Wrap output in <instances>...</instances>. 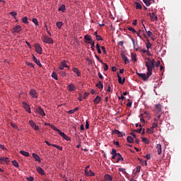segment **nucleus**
<instances>
[{"label":"nucleus","mask_w":181,"mask_h":181,"mask_svg":"<svg viewBox=\"0 0 181 181\" xmlns=\"http://www.w3.org/2000/svg\"><path fill=\"white\" fill-rule=\"evenodd\" d=\"M156 60L155 59L147 58L145 60V66L147 68V80L151 76L153 69L155 68Z\"/></svg>","instance_id":"1"},{"label":"nucleus","mask_w":181,"mask_h":181,"mask_svg":"<svg viewBox=\"0 0 181 181\" xmlns=\"http://www.w3.org/2000/svg\"><path fill=\"white\" fill-rule=\"evenodd\" d=\"M45 125L51 126V128L54 129L55 132H58L59 133V135H61V136H63V138L65 139V140H71V137H69V135H66V134H64V132H61V130H59V129L57 128V126L51 124L50 123H45Z\"/></svg>","instance_id":"2"},{"label":"nucleus","mask_w":181,"mask_h":181,"mask_svg":"<svg viewBox=\"0 0 181 181\" xmlns=\"http://www.w3.org/2000/svg\"><path fill=\"white\" fill-rule=\"evenodd\" d=\"M162 108H163V106L160 103H157L156 105H155L154 115H156V117L158 119H158H160L161 117Z\"/></svg>","instance_id":"3"},{"label":"nucleus","mask_w":181,"mask_h":181,"mask_svg":"<svg viewBox=\"0 0 181 181\" xmlns=\"http://www.w3.org/2000/svg\"><path fill=\"white\" fill-rule=\"evenodd\" d=\"M90 165H86L84 169L86 176H95V173L92 171V169H89Z\"/></svg>","instance_id":"4"},{"label":"nucleus","mask_w":181,"mask_h":181,"mask_svg":"<svg viewBox=\"0 0 181 181\" xmlns=\"http://www.w3.org/2000/svg\"><path fill=\"white\" fill-rule=\"evenodd\" d=\"M42 40L43 42H46L47 44H53L54 41L52 39V37H49L48 35H43L42 37Z\"/></svg>","instance_id":"5"},{"label":"nucleus","mask_w":181,"mask_h":181,"mask_svg":"<svg viewBox=\"0 0 181 181\" xmlns=\"http://www.w3.org/2000/svg\"><path fill=\"white\" fill-rule=\"evenodd\" d=\"M22 30V26L21 25H16V26H13V28L12 29L13 33H19V32H21Z\"/></svg>","instance_id":"6"},{"label":"nucleus","mask_w":181,"mask_h":181,"mask_svg":"<svg viewBox=\"0 0 181 181\" xmlns=\"http://www.w3.org/2000/svg\"><path fill=\"white\" fill-rule=\"evenodd\" d=\"M138 76L142 78V80L146 81L148 80V73H136Z\"/></svg>","instance_id":"7"},{"label":"nucleus","mask_w":181,"mask_h":181,"mask_svg":"<svg viewBox=\"0 0 181 181\" xmlns=\"http://www.w3.org/2000/svg\"><path fill=\"white\" fill-rule=\"evenodd\" d=\"M29 124L31 126L33 129H35V131H39L40 128L36 123H35V121L30 120L29 121Z\"/></svg>","instance_id":"8"},{"label":"nucleus","mask_w":181,"mask_h":181,"mask_svg":"<svg viewBox=\"0 0 181 181\" xmlns=\"http://www.w3.org/2000/svg\"><path fill=\"white\" fill-rule=\"evenodd\" d=\"M23 107L25 108V110L28 112L29 114H31V108L30 105H28V103H26L25 101L23 102Z\"/></svg>","instance_id":"9"},{"label":"nucleus","mask_w":181,"mask_h":181,"mask_svg":"<svg viewBox=\"0 0 181 181\" xmlns=\"http://www.w3.org/2000/svg\"><path fill=\"white\" fill-rule=\"evenodd\" d=\"M35 49L37 53H39V54H41L42 53V46H40V45H38V43H35Z\"/></svg>","instance_id":"10"},{"label":"nucleus","mask_w":181,"mask_h":181,"mask_svg":"<svg viewBox=\"0 0 181 181\" xmlns=\"http://www.w3.org/2000/svg\"><path fill=\"white\" fill-rule=\"evenodd\" d=\"M158 126V119H157L156 115H155L153 123L152 124L153 133H154V129L157 128Z\"/></svg>","instance_id":"11"},{"label":"nucleus","mask_w":181,"mask_h":181,"mask_svg":"<svg viewBox=\"0 0 181 181\" xmlns=\"http://www.w3.org/2000/svg\"><path fill=\"white\" fill-rule=\"evenodd\" d=\"M150 19L151 21H157L158 20V16L155 14V12H150L149 13Z\"/></svg>","instance_id":"12"},{"label":"nucleus","mask_w":181,"mask_h":181,"mask_svg":"<svg viewBox=\"0 0 181 181\" xmlns=\"http://www.w3.org/2000/svg\"><path fill=\"white\" fill-rule=\"evenodd\" d=\"M84 40H85V42H86V44H90V40H92V37L89 35H86L84 36Z\"/></svg>","instance_id":"13"},{"label":"nucleus","mask_w":181,"mask_h":181,"mask_svg":"<svg viewBox=\"0 0 181 181\" xmlns=\"http://www.w3.org/2000/svg\"><path fill=\"white\" fill-rule=\"evenodd\" d=\"M112 133H115L118 136H124L125 135L124 132H120L119 130H113Z\"/></svg>","instance_id":"14"},{"label":"nucleus","mask_w":181,"mask_h":181,"mask_svg":"<svg viewBox=\"0 0 181 181\" xmlns=\"http://www.w3.org/2000/svg\"><path fill=\"white\" fill-rule=\"evenodd\" d=\"M68 90L70 91L76 90V87L74 86V83H69L68 86Z\"/></svg>","instance_id":"15"},{"label":"nucleus","mask_w":181,"mask_h":181,"mask_svg":"<svg viewBox=\"0 0 181 181\" xmlns=\"http://www.w3.org/2000/svg\"><path fill=\"white\" fill-rule=\"evenodd\" d=\"M30 94L33 98H37V93L35 89H31L30 90Z\"/></svg>","instance_id":"16"},{"label":"nucleus","mask_w":181,"mask_h":181,"mask_svg":"<svg viewBox=\"0 0 181 181\" xmlns=\"http://www.w3.org/2000/svg\"><path fill=\"white\" fill-rule=\"evenodd\" d=\"M156 148L158 151V155H161L162 152H163V148L161 144H157L156 145Z\"/></svg>","instance_id":"17"},{"label":"nucleus","mask_w":181,"mask_h":181,"mask_svg":"<svg viewBox=\"0 0 181 181\" xmlns=\"http://www.w3.org/2000/svg\"><path fill=\"white\" fill-rule=\"evenodd\" d=\"M143 26L144 27V29L147 33V35H148V37H153V32H151V30H146L144 23H143Z\"/></svg>","instance_id":"18"},{"label":"nucleus","mask_w":181,"mask_h":181,"mask_svg":"<svg viewBox=\"0 0 181 181\" xmlns=\"http://www.w3.org/2000/svg\"><path fill=\"white\" fill-rule=\"evenodd\" d=\"M33 156L34 157L35 160H37V162H41V158L37 154V153H33Z\"/></svg>","instance_id":"19"},{"label":"nucleus","mask_w":181,"mask_h":181,"mask_svg":"<svg viewBox=\"0 0 181 181\" xmlns=\"http://www.w3.org/2000/svg\"><path fill=\"white\" fill-rule=\"evenodd\" d=\"M37 173H39V174H42V175H44V174H45V170L42 169V167L37 166Z\"/></svg>","instance_id":"20"},{"label":"nucleus","mask_w":181,"mask_h":181,"mask_svg":"<svg viewBox=\"0 0 181 181\" xmlns=\"http://www.w3.org/2000/svg\"><path fill=\"white\" fill-rule=\"evenodd\" d=\"M117 162H120V160H123V156H122L121 153H116Z\"/></svg>","instance_id":"21"},{"label":"nucleus","mask_w":181,"mask_h":181,"mask_svg":"<svg viewBox=\"0 0 181 181\" xmlns=\"http://www.w3.org/2000/svg\"><path fill=\"white\" fill-rule=\"evenodd\" d=\"M37 112H39V114H40V115H42V116L46 115V113L45 110H43V108H42V107H38Z\"/></svg>","instance_id":"22"},{"label":"nucleus","mask_w":181,"mask_h":181,"mask_svg":"<svg viewBox=\"0 0 181 181\" xmlns=\"http://www.w3.org/2000/svg\"><path fill=\"white\" fill-rule=\"evenodd\" d=\"M122 59L124 60L125 64H127L129 62L128 57H127L124 53H122Z\"/></svg>","instance_id":"23"},{"label":"nucleus","mask_w":181,"mask_h":181,"mask_svg":"<svg viewBox=\"0 0 181 181\" xmlns=\"http://www.w3.org/2000/svg\"><path fill=\"white\" fill-rule=\"evenodd\" d=\"M117 77H118V81H119V83H124V81H125V78H122V76H120V74H117Z\"/></svg>","instance_id":"24"},{"label":"nucleus","mask_w":181,"mask_h":181,"mask_svg":"<svg viewBox=\"0 0 181 181\" xmlns=\"http://www.w3.org/2000/svg\"><path fill=\"white\" fill-rule=\"evenodd\" d=\"M73 71L74 73L77 74V76H81V73L80 72L79 69H78V67H74Z\"/></svg>","instance_id":"25"},{"label":"nucleus","mask_w":181,"mask_h":181,"mask_svg":"<svg viewBox=\"0 0 181 181\" xmlns=\"http://www.w3.org/2000/svg\"><path fill=\"white\" fill-rule=\"evenodd\" d=\"M33 59L34 62H35V64H37V66H42V64H41V62H40V60H39L38 59H37L35 55H33Z\"/></svg>","instance_id":"26"},{"label":"nucleus","mask_w":181,"mask_h":181,"mask_svg":"<svg viewBox=\"0 0 181 181\" xmlns=\"http://www.w3.org/2000/svg\"><path fill=\"white\" fill-rule=\"evenodd\" d=\"M8 156H0V162H8Z\"/></svg>","instance_id":"27"},{"label":"nucleus","mask_w":181,"mask_h":181,"mask_svg":"<svg viewBox=\"0 0 181 181\" xmlns=\"http://www.w3.org/2000/svg\"><path fill=\"white\" fill-rule=\"evenodd\" d=\"M100 101H101L100 96H96V98H95V100H94L95 104L98 105V103H100Z\"/></svg>","instance_id":"28"},{"label":"nucleus","mask_w":181,"mask_h":181,"mask_svg":"<svg viewBox=\"0 0 181 181\" xmlns=\"http://www.w3.org/2000/svg\"><path fill=\"white\" fill-rule=\"evenodd\" d=\"M104 177H105V180L108 181H112V176H111V175H105Z\"/></svg>","instance_id":"29"},{"label":"nucleus","mask_w":181,"mask_h":181,"mask_svg":"<svg viewBox=\"0 0 181 181\" xmlns=\"http://www.w3.org/2000/svg\"><path fill=\"white\" fill-rule=\"evenodd\" d=\"M127 142H129V144H132V142H134V138L132 137V136L129 135L128 137H127Z\"/></svg>","instance_id":"30"},{"label":"nucleus","mask_w":181,"mask_h":181,"mask_svg":"<svg viewBox=\"0 0 181 181\" xmlns=\"http://www.w3.org/2000/svg\"><path fill=\"white\" fill-rule=\"evenodd\" d=\"M96 87H98V88H103L104 86L100 80L99 81V82L98 83H96Z\"/></svg>","instance_id":"31"},{"label":"nucleus","mask_w":181,"mask_h":181,"mask_svg":"<svg viewBox=\"0 0 181 181\" xmlns=\"http://www.w3.org/2000/svg\"><path fill=\"white\" fill-rule=\"evenodd\" d=\"M132 60H134V62L137 61L136 53H132Z\"/></svg>","instance_id":"32"},{"label":"nucleus","mask_w":181,"mask_h":181,"mask_svg":"<svg viewBox=\"0 0 181 181\" xmlns=\"http://www.w3.org/2000/svg\"><path fill=\"white\" fill-rule=\"evenodd\" d=\"M21 155H23L24 156H30V153L28 151H20Z\"/></svg>","instance_id":"33"},{"label":"nucleus","mask_w":181,"mask_h":181,"mask_svg":"<svg viewBox=\"0 0 181 181\" xmlns=\"http://www.w3.org/2000/svg\"><path fill=\"white\" fill-rule=\"evenodd\" d=\"M63 21H57V26L58 27V28H62V26H63Z\"/></svg>","instance_id":"34"},{"label":"nucleus","mask_w":181,"mask_h":181,"mask_svg":"<svg viewBox=\"0 0 181 181\" xmlns=\"http://www.w3.org/2000/svg\"><path fill=\"white\" fill-rule=\"evenodd\" d=\"M140 121L143 122L144 124H145L144 112V114H141Z\"/></svg>","instance_id":"35"},{"label":"nucleus","mask_w":181,"mask_h":181,"mask_svg":"<svg viewBox=\"0 0 181 181\" xmlns=\"http://www.w3.org/2000/svg\"><path fill=\"white\" fill-rule=\"evenodd\" d=\"M59 11L64 12V11H66V5H61V6L59 8Z\"/></svg>","instance_id":"36"},{"label":"nucleus","mask_w":181,"mask_h":181,"mask_svg":"<svg viewBox=\"0 0 181 181\" xmlns=\"http://www.w3.org/2000/svg\"><path fill=\"white\" fill-rule=\"evenodd\" d=\"M52 146H54V148H57V149H59L60 151H62L63 150L62 146H57V144H52Z\"/></svg>","instance_id":"37"},{"label":"nucleus","mask_w":181,"mask_h":181,"mask_svg":"<svg viewBox=\"0 0 181 181\" xmlns=\"http://www.w3.org/2000/svg\"><path fill=\"white\" fill-rule=\"evenodd\" d=\"M12 163L14 167H19V164L18 162H17V160H13Z\"/></svg>","instance_id":"38"},{"label":"nucleus","mask_w":181,"mask_h":181,"mask_svg":"<svg viewBox=\"0 0 181 181\" xmlns=\"http://www.w3.org/2000/svg\"><path fill=\"white\" fill-rule=\"evenodd\" d=\"M52 78H54V80H58V76L57 73L54 72V71H53V73H52Z\"/></svg>","instance_id":"39"},{"label":"nucleus","mask_w":181,"mask_h":181,"mask_svg":"<svg viewBox=\"0 0 181 181\" xmlns=\"http://www.w3.org/2000/svg\"><path fill=\"white\" fill-rule=\"evenodd\" d=\"M132 42H133V47H134V49L138 50L139 48H136V44H135V40L133 39V37H132Z\"/></svg>","instance_id":"40"},{"label":"nucleus","mask_w":181,"mask_h":181,"mask_svg":"<svg viewBox=\"0 0 181 181\" xmlns=\"http://www.w3.org/2000/svg\"><path fill=\"white\" fill-rule=\"evenodd\" d=\"M128 30H130V32H132L133 33H136V30H135V28H133V26H129Z\"/></svg>","instance_id":"41"},{"label":"nucleus","mask_w":181,"mask_h":181,"mask_svg":"<svg viewBox=\"0 0 181 181\" xmlns=\"http://www.w3.org/2000/svg\"><path fill=\"white\" fill-rule=\"evenodd\" d=\"M142 139V142H145V144H149L148 139L147 137H141Z\"/></svg>","instance_id":"42"},{"label":"nucleus","mask_w":181,"mask_h":181,"mask_svg":"<svg viewBox=\"0 0 181 181\" xmlns=\"http://www.w3.org/2000/svg\"><path fill=\"white\" fill-rule=\"evenodd\" d=\"M33 22L34 23V24H35L36 26H37V25H39V22H38L37 18H33Z\"/></svg>","instance_id":"43"},{"label":"nucleus","mask_w":181,"mask_h":181,"mask_svg":"<svg viewBox=\"0 0 181 181\" xmlns=\"http://www.w3.org/2000/svg\"><path fill=\"white\" fill-rule=\"evenodd\" d=\"M136 8H142V5L139 1H136Z\"/></svg>","instance_id":"44"},{"label":"nucleus","mask_w":181,"mask_h":181,"mask_svg":"<svg viewBox=\"0 0 181 181\" xmlns=\"http://www.w3.org/2000/svg\"><path fill=\"white\" fill-rule=\"evenodd\" d=\"M10 13L11 14V16H13V18H16L18 12H16V11H13L11 12H10Z\"/></svg>","instance_id":"45"},{"label":"nucleus","mask_w":181,"mask_h":181,"mask_svg":"<svg viewBox=\"0 0 181 181\" xmlns=\"http://www.w3.org/2000/svg\"><path fill=\"white\" fill-rule=\"evenodd\" d=\"M144 3H145V5H146V6H150L151 5V1H149L148 0H143Z\"/></svg>","instance_id":"46"},{"label":"nucleus","mask_w":181,"mask_h":181,"mask_svg":"<svg viewBox=\"0 0 181 181\" xmlns=\"http://www.w3.org/2000/svg\"><path fill=\"white\" fill-rule=\"evenodd\" d=\"M152 47L151 42H150L149 41L146 42L147 50L150 49V47Z\"/></svg>","instance_id":"47"},{"label":"nucleus","mask_w":181,"mask_h":181,"mask_svg":"<svg viewBox=\"0 0 181 181\" xmlns=\"http://www.w3.org/2000/svg\"><path fill=\"white\" fill-rule=\"evenodd\" d=\"M96 48L98 49V53L101 54L102 52H101V49H100V45H98V43L96 45Z\"/></svg>","instance_id":"48"},{"label":"nucleus","mask_w":181,"mask_h":181,"mask_svg":"<svg viewBox=\"0 0 181 181\" xmlns=\"http://www.w3.org/2000/svg\"><path fill=\"white\" fill-rule=\"evenodd\" d=\"M62 66H63V69H64V67H68V69H69V66L67 65L66 62H65V61H63L62 63Z\"/></svg>","instance_id":"49"},{"label":"nucleus","mask_w":181,"mask_h":181,"mask_svg":"<svg viewBox=\"0 0 181 181\" xmlns=\"http://www.w3.org/2000/svg\"><path fill=\"white\" fill-rule=\"evenodd\" d=\"M103 66H104V71H107L109 69L107 64L103 62Z\"/></svg>","instance_id":"50"},{"label":"nucleus","mask_w":181,"mask_h":181,"mask_svg":"<svg viewBox=\"0 0 181 181\" xmlns=\"http://www.w3.org/2000/svg\"><path fill=\"white\" fill-rule=\"evenodd\" d=\"M112 155H114L115 157H117V149H112Z\"/></svg>","instance_id":"51"},{"label":"nucleus","mask_w":181,"mask_h":181,"mask_svg":"<svg viewBox=\"0 0 181 181\" xmlns=\"http://www.w3.org/2000/svg\"><path fill=\"white\" fill-rule=\"evenodd\" d=\"M23 23H28V17L27 16H25L24 18H23Z\"/></svg>","instance_id":"52"},{"label":"nucleus","mask_w":181,"mask_h":181,"mask_svg":"<svg viewBox=\"0 0 181 181\" xmlns=\"http://www.w3.org/2000/svg\"><path fill=\"white\" fill-rule=\"evenodd\" d=\"M119 170L122 173H126V169H124V167H119Z\"/></svg>","instance_id":"53"},{"label":"nucleus","mask_w":181,"mask_h":181,"mask_svg":"<svg viewBox=\"0 0 181 181\" xmlns=\"http://www.w3.org/2000/svg\"><path fill=\"white\" fill-rule=\"evenodd\" d=\"M148 133H153V124L151 128H148L147 130Z\"/></svg>","instance_id":"54"},{"label":"nucleus","mask_w":181,"mask_h":181,"mask_svg":"<svg viewBox=\"0 0 181 181\" xmlns=\"http://www.w3.org/2000/svg\"><path fill=\"white\" fill-rule=\"evenodd\" d=\"M89 121L86 120V129H89Z\"/></svg>","instance_id":"55"},{"label":"nucleus","mask_w":181,"mask_h":181,"mask_svg":"<svg viewBox=\"0 0 181 181\" xmlns=\"http://www.w3.org/2000/svg\"><path fill=\"white\" fill-rule=\"evenodd\" d=\"M88 95H89V93H84L83 100H86V98H88Z\"/></svg>","instance_id":"56"},{"label":"nucleus","mask_w":181,"mask_h":181,"mask_svg":"<svg viewBox=\"0 0 181 181\" xmlns=\"http://www.w3.org/2000/svg\"><path fill=\"white\" fill-rule=\"evenodd\" d=\"M95 58L99 60V62H101V64H103V60H101V59H100V57H98V55H95Z\"/></svg>","instance_id":"57"},{"label":"nucleus","mask_w":181,"mask_h":181,"mask_svg":"<svg viewBox=\"0 0 181 181\" xmlns=\"http://www.w3.org/2000/svg\"><path fill=\"white\" fill-rule=\"evenodd\" d=\"M27 180L28 181H33L34 177H33V176H29V177H27Z\"/></svg>","instance_id":"58"},{"label":"nucleus","mask_w":181,"mask_h":181,"mask_svg":"<svg viewBox=\"0 0 181 181\" xmlns=\"http://www.w3.org/2000/svg\"><path fill=\"white\" fill-rule=\"evenodd\" d=\"M141 171V165H137L136 173H140Z\"/></svg>","instance_id":"59"},{"label":"nucleus","mask_w":181,"mask_h":181,"mask_svg":"<svg viewBox=\"0 0 181 181\" xmlns=\"http://www.w3.org/2000/svg\"><path fill=\"white\" fill-rule=\"evenodd\" d=\"M146 54H148V57H152V53H151L150 50H146Z\"/></svg>","instance_id":"60"},{"label":"nucleus","mask_w":181,"mask_h":181,"mask_svg":"<svg viewBox=\"0 0 181 181\" xmlns=\"http://www.w3.org/2000/svg\"><path fill=\"white\" fill-rule=\"evenodd\" d=\"M95 42H91V48H92V49H95Z\"/></svg>","instance_id":"61"},{"label":"nucleus","mask_w":181,"mask_h":181,"mask_svg":"<svg viewBox=\"0 0 181 181\" xmlns=\"http://www.w3.org/2000/svg\"><path fill=\"white\" fill-rule=\"evenodd\" d=\"M145 158H146L147 160H150L151 159V154L146 155Z\"/></svg>","instance_id":"62"},{"label":"nucleus","mask_w":181,"mask_h":181,"mask_svg":"<svg viewBox=\"0 0 181 181\" xmlns=\"http://www.w3.org/2000/svg\"><path fill=\"white\" fill-rule=\"evenodd\" d=\"M97 40H103V37H101V35H98V39Z\"/></svg>","instance_id":"63"},{"label":"nucleus","mask_w":181,"mask_h":181,"mask_svg":"<svg viewBox=\"0 0 181 181\" xmlns=\"http://www.w3.org/2000/svg\"><path fill=\"white\" fill-rule=\"evenodd\" d=\"M144 115L148 116V115H149V112L148 110H144Z\"/></svg>","instance_id":"64"}]
</instances>
